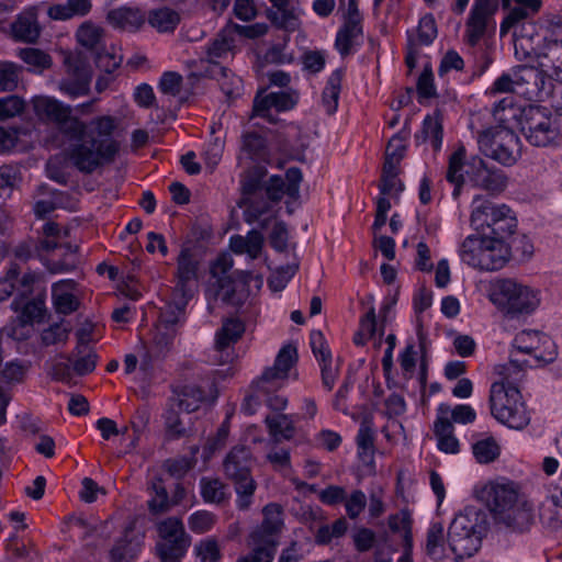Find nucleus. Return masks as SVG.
<instances>
[{
    "mask_svg": "<svg viewBox=\"0 0 562 562\" xmlns=\"http://www.w3.org/2000/svg\"><path fill=\"white\" fill-rule=\"evenodd\" d=\"M34 110L38 117L54 123L58 131L69 140H75L69 150V158L81 172L92 173L103 164L114 160L120 144L113 139L116 128L115 119L102 115L88 125L72 116V108L52 97L34 100Z\"/></svg>",
    "mask_w": 562,
    "mask_h": 562,
    "instance_id": "obj_1",
    "label": "nucleus"
},
{
    "mask_svg": "<svg viewBox=\"0 0 562 562\" xmlns=\"http://www.w3.org/2000/svg\"><path fill=\"white\" fill-rule=\"evenodd\" d=\"M493 115L503 124H512L533 147H557L562 142L560 120L543 105H517L506 97L494 105Z\"/></svg>",
    "mask_w": 562,
    "mask_h": 562,
    "instance_id": "obj_2",
    "label": "nucleus"
},
{
    "mask_svg": "<svg viewBox=\"0 0 562 562\" xmlns=\"http://www.w3.org/2000/svg\"><path fill=\"white\" fill-rule=\"evenodd\" d=\"M487 529V514L475 506H467L456 514L447 533L454 561L472 558L481 549Z\"/></svg>",
    "mask_w": 562,
    "mask_h": 562,
    "instance_id": "obj_3",
    "label": "nucleus"
},
{
    "mask_svg": "<svg viewBox=\"0 0 562 562\" xmlns=\"http://www.w3.org/2000/svg\"><path fill=\"white\" fill-rule=\"evenodd\" d=\"M263 519L249 535V557H239L236 562H272L283 528V509L277 503H269L262 509Z\"/></svg>",
    "mask_w": 562,
    "mask_h": 562,
    "instance_id": "obj_4",
    "label": "nucleus"
},
{
    "mask_svg": "<svg viewBox=\"0 0 562 562\" xmlns=\"http://www.w3.org/2000/svg\"><path fill=\"white\" fill-rule=\"evenodd\" d=\"M486 504L494 514L497 522L513 531L524 532L532 524L530 508L518 505V493L513 483H494L486 490Z\"/></svg>",
    "mask_w": 562,
    "mask_h": 562,
    "instance_id": "obj_5",
    "label": "nucleus"
},
{
    "mask_svg": "<svg viewBox=\"0 0 562 562\" xmlns=\"http://www.w3.org/2000/svg\"><path fill=\"white\" fill-rule=\"evenodd\" d=\"M471 226L482 236L507 243L515 233L517 218L505 204L494 205L492 202L475 196L472 202Z\"/></svg>",
    "mask_w": 562,
    "mask_h": 562,
    "instance_id": "obj_6",
    "label": "nucleus"
},
{
    "mask_svg": "<svg viewBox=\"0 0 562 562\" xmlns=\"http://www.w3.org/2000/svg\"><path fill=\"white\" fill-rule=\"evenodd\" d=\"M252 464L251 451L245 446L234 447L223 462L226 477L234 483L236 507L239 510L249 509L257 490V483L251 474Z\"/></svg>",
    "mask_w": 562,
    "mask_h": 562,
    "instance_id": "obj_7",
    "label": "nucleus"
},
{
    "mask_svg": "<svg viewBox=\"0 0 562 562\" xmlns=\"http://www.w3.org/2000/svg\"><path fill=\"white\" fill-rule=\"evenodd\" d=\"M492 416L501 424L513 429H522L529 422L521 395L517 386L509 382H494L490 391Z\"/></svg>",
    "mask_w": 562,
    "mask_h": 562,
    "instance_id": "obj_8",
    "label": "nucleus"
},
{
    "mask_svg": "<svg viewBox=\"0 0 562 562\" xmlns=\"http://www.w3.org/2000/svg\"><path fill=\"white\" fill-rule=\"evenodd\" d=\"M460 256L462 261L472 268L496 271L509 260L510 247L507 243L470 235L461 245Z\"/></svg>",
    "mask_w": 562,
    "mask_h": 562,
    "instance_id": "obj_9",
    "label": "nucleus"
},
{
    "mask_svg": "<svg viewBox=\"0 0 562 562\" xmlns=\"http://www.w3.org/2000/svg\"><path fill=\"white\" fill-rule=\"evenodd\" d=\"M494 296L495 303L510 318L530 315L540 304L537 290L513 279L501 280Z\"/></svg>",
    "mask_w": 562,
    "mask_h": 562,
    "instance_id": "obj_10",
    "label": "nucleus"
},
{
    "mask_svg": "<svg viewBox=\"0 0 562 562\" xmlns=\"http://www.w3.org/2000/svg\"><path fill=\"white\" fill-rule=\"evenodd\" d=\"M477 144L481 153L504 166H512L520 156L521 143L512 127L497 126L480 133Z\"/></svg>",
    "mask_w": 562,
    "mask_h": 562,
    "instance_id": "obj_11",
    "label": "nucleus"
},
{
    "mask_svg": "<svg viewBox=\"0 0 562 562\" xmlns=\"http://www.w3.org/2000/svg\"><path fill=\"white\" fill-rule=\"evenodd\" d=\"M37 276L32 272H25L20 280V288L16 296L12 300L10 306L18 313V318L22 325H33L44 321L46 314L45 290H35Z\"/></svg>",
    "mask_w": 562,
    "mask_h": 562,
    "instance_id": "obj_12",
    "label": "nucleus"
},
{
    "mask_svg": "<svg viewBox=\"0 0 562 562\" xmlns=\"http://www.w3.org/2000/svg\"><path fill=\"white\" fill-rule=\"evenodd\" d=\"M161 540L156 544V551L161 562H178L190 546L191 538L186 532L180 518L169 517L157 526Z\"/></svg>",
    "mask_w": 562,
    "mask_h": 562,
    "instance_id": "obj_13",
    "label": "nucleus"
},
{
    "mask_svg": "<svg viewBox=\"0 0 562 562\" xmlns=\"http://www.w3.org/2000/svg\"><path fill=\"white\" fill-rule=\"evenodd\" d=\"M192 297V293H177L172 290L171 300L160 307L158 317V333L155 336L157 345L168 348L176 336V326L184 317L186 307Z\"/></svg>",
    "mask_w": 562,
    "mask_h": 562,
    "instance_id": "obj_14",
    "label": "nucleus"
},
{
    "mask_svg": "<svg viewBox=\"0 0 562 562\" xmlns=\"http://www.w3.org/2000/svg\"><path fill=\"white\" fill-rule=\"evenodd\" d=\"M512 346L521 353L532 355L538 362L544 364L553 362L558 356L554 341L535 329H524L516 334Z\"/></svg>",
    "mask_w": 562,
    "mask_h": 562,
    "instance_id": "obj_15",
    "label": "nucleus"
},
{
    "mask_svg": "<svg viewBox=\"0 0 562 562\" xmlns=\"http://www.w3.org/2000/svg\"><path fill=\"white\" fill-rule=\"evenodd\" d=\"M67 72L59 82V89L70 98L86 95L90 91L92 71L88 64L80 58L66 59Z\"/></svg>",
    "mask_w": 562,
    "mask_h": 562,
    "instance_id": "obj_16",
    "label": "nucleus"
},
{
    "mask_svg": "<svg viewBox=\"0 0 562 562\" xmlns=\"http://www.w3.org/2000/svg\"><path fill=\"white\" fill-rule=\"evenodd\" d=\"M498 0H474L465 22L467 43L474 47L487 30L488 19L497 11Z\"/></svg>",
    "mask_w": 562,
    "mask_h": 562,
    "instance_id": "obj_17",
    "label": "nucleus"
},
{
    "mask_svg": "<svg viewBox=\"0 0 562 562\" xmlns=\"http://www.w3.org/2000/svg\"><path fill=\"white\" fill-rule=\"evenodd\" d=\"M302 180V170L299 167H291L285 171L284 178L279 175L271 176L265 182L263 190L268 200L273 203L280 202L284 195L296 200L300 196Z\"/></svg>",
    "mask_w": 562,
    "mask_h": 562,
    "instance_id": "obj_18",
    "label": "nucleus"
},
{
    "mask_svg": "<svg viewBox=\"0 0 562 562\" xmlns=\"http://www.w3.org/2000/svg\"><path fill=\"white\" fill-rule=\"evenodd\" d=\"M297 102L299 94L291 90L270 92L266 95L258 93L254 99L252 111L256 116L268 117L272 108L277 112H285L294 109Z\"/></svg>",
    "mask_w": 562,
    "mask_h": 562,
    "instance_id": "obj_19",
    "label": "nucleus"
},
{
    "mask_svg": "<svg viewBox=\"0 0 562 562\" xmlns=\"http://www.w3.org/2000/svg\"><path fill=\"white\" fill-rule=\"evenodd\" d=\"M147 21L146 11L140 7L121 5L106 13V22L115 30L125 32L139 31Z\"/></svg>",
    "mask_w": 562,
    "mask_h": 562,
    "instance_id": "obj_20",
    "label": "nucleus"
},
{
    "mask_svg": "<svg viewBox=\"0 0 562 562\" xmlns=\"http://www.w3.org/2000/svg\"><path fill=\"white\" fill-rule=\"evenodd\" d=\"M450 406L448 404H440L438 406V415L434 423V434L437 438V447L445 453H458L460 451V443L454 436V427L448 418Z\"/></svg>",
    "mask_w": 562,
    "mask_h": 562,
    "instance_id": "obj_21",
    "label": "nucleus"
},
{
    "mask_svg": "<svg viewBox=\"0 0 562 562\" xmlns=\"http://www.w3.org/2000/svg\"><path fill=\"white\" fill-rule=\"evenodd\" d=\"M297 361V349L289 344L283 346L274 360L273 367L267 368L261 374V385L266 383L284 384L289 371Z\"/></svg>",
    "mask_w": 562,
    "mask_h": 562,
    "instance_id": "obj_22",
    "label": "nucleus"
},
{
    "mask_svg": "<svg viewBox=\"0 0 562 562\" xmlns=\"http://www.w3.org/2000/svg\"><path fill=\"white\" fill-rule=\"evenodd\" d=\"M389 528L392 532H402L403 553L397 562H413V519L407 509H402L396 514H392L387 519Z\"/></svg>",
    "mask_w": 562,
    "mask_h": 562,
    "instance_id": "obj_23",
    "label": "nucleus"
},
{
    "mask_svg": "<svg viewBox=\"0 0 562 562\" xmlns=\"http://www.w3.org/2000/svg\"><path fill=\"white\" fill-rule=\"evenodd\" d=\"M537 78L528 80L527 82H519L517 93L524 95L530 101H551L555 80L553 76H546L542 71L535 67Z\"/></svg>",
    "mask_w": 562,
    "mask_h": 562,
    "instance_id": "obj_24",
    "label": "nucleus"
},
{
    "mask_svg": "<svg viewBox=\"0 0 562 562\" xmlns=\"http://www.w3.org/2000/svg\"><path fill=\"white\" fill-rule=\"evenodd\" d=\"M143 538L135 533L132 527L126 528L110 551L112 562H128L137 559L144 544Z\"/></svg>",
    "mask_w": 562,
    "mask_h": 562,
    "instance_id": "obj_25",
    "label": "nucleus"
},
{
    "mask_svg": "<svg viewBox=\"0 0 562 562\" xmlns=\"http://www.w3.org/2000/svg\"><path fill=\"white\" fill-rule=\"evenodd\" d=\"M537 78L533 66H518L512 74L503 72L488 89L490 94L497 93H517L519 82H527L528 80Z\"/></svg>",
    "mask_w": 562,
    "mask_h": 562,
    "instance_id": "obj_26",
    "label": "nucleus"
},
{
    "mask_svg": "<svg viewBox=\"0 0 562 562\" xmlns=\"http://www.w3.org/2000/svg\"><path fill=\"white\" fill-rule=\"evenodd\" d=\"M199 262L190 247H182L177 258V283L173 290L177 293H192L188 286L190 281L198 277Z\"/></svg>",
    "mask_w": 562,
    "mask_h": 562,
    "instance_id": "obj_27",
    "label": "nucleus"
},
{
    "mask_svg": "<svg viewBox=\"0 0 562 562\" xmlns=\"http://www.w3.org/2000/svg\"><path fill=\"white\" fill-rule=\"evenodd\" d=\"M417 146L430 140L434 150H440L443 139L442 112L436 109L432 114H427L422 123L420 132L414 136Z\"/></svg>",
    "mask_w": 562,
    "mask_h": 562,
    "instance_id": "obj_28",
    "label": "nucleus"
},
{
    "mask_svg": "<svg viewBox=\"0 0 562 562\" xmlns=\"http://www.w3.org/2000/svg\"><path fill=\"white\" fill-rule=\"evenodd\" d=\"M283 384L266 383L261 385V378L252 382V392L249 394V401H255L256 405L265 404L270 409L279 412L286 407L288 398L277 393Z\"/></svg>",
    "mask_w": 562,
    "mask_h": 562,
    "instance_id": "obj_29",
    "label": "nucleus"
},
{
    "mask_svg": "<svg viewBox=\"0 0 562 562\" xmlns=\"http://www.w3.org/2000/svg\"><path fill=\"white\" fill-rule=\"evenodd\" d=\"M76 282L71 279L60 280L52 285V300L57 313L69 315L78 306V300L72 293Z\"/></svg>",
    "mask_w": 562,
    "mask_h": 562,
    "instance_id": "obj_30",
    "label": "nucleus"
},
{
    "mask_svg": "<svg viewBox=\"0 0 562 562\" xmlns=\"http://www.w3.org/2000/svg\"><path fill=\"white\" fill-rule=\"evenodd\" d=\"M425 555L437 562L442 559H449L446 553L445 528L442 522L432 521L426 531V539L423 544Z\"/></svg>",
    "mask_w": 562,
    "mask_h": 562,
    "instance_id": "obj_31",
    "label": "nucleus"
},
{
    "mask_svg": "<svg viewBox=\"0 0 562 562\" xmlns=\"http://www.w3.org/2000/svg\"><path fill=\"white\" fill-rule=\"evenodd\" d=\"M13 37L20 42L34 43L41 34L35 9L22 12L12 23Z\"/></svg>",
    "mask_w": 562,
    "mask_h": 562,
    "instance_id": "obj_32",
    "label": "nucleus"
},
{
    "mask_svg": "<svg viewBox=\"0 0 562 562\" xmlns=\"http://www.w3.org/2000/svg\"><path fill=\"white\" fill-rule=\"evenodd\" d=\"M147 21L158 33H173L180 23V14L169 7H160L146 12Z\"/></svg>",
    "mask_w": 562,
    "mask_h": 562,
    "instance_id": "obj_33",
    "label": "nucleus"
},
{
    "mask_svg": "<svg viewBox=\"0 0 562 562\" xmlns=\"http://www.w3.org/2000/svg\"><path fill=\"white\" fill-rule=\"evenodd\" d=\"M91 7V0H67L65 3L50 5L47 14L53 20L66 21L75 16H85Z\"/></svg>",
    "mask_w": 562,
    "mask_h": 562,
    "instance_id": "obj_34",
    "label": "nucleus"
},
{
    "mask_svg": "<svg viewBox=\"0 0 562 562\" xmlns=\"http://www.w3.org/2000/svg\"><path fill=\"white\" fill-rule=\"evenodd\" d=\"M536 57H542L548 64L542 66L552 67V76L555 81H562V41L561 38H543V46L536 53Z\"/></svg>",
    "mask_w": 562,
    "mask_h": 562,
    "instance_id": "obj_35",
    "label": "nucleus"
},
{
    "mask_svg": "<svg viewBox=\"0 0 562 562\" xmlns=\"http://www.w3.org/2000/svg\"><path fill=\"white\" fill-rule=\"evenodd\" d=\"M362 22L346 20L344 25L339 29L335 38V47L338 53L346 57L351 54L352 45L356 40L362 36Z\"/></svg>",
    "mask_w": 562,
    "mask_h": 562,
    "instance_id": "obj_36",
    "label": "nucleus"
},
{
    "mask_svg": "<svg viewBox=\"0 0 562 562\" xmlns=\"http://www.w3.org/2000/svg\"><path fill=\"white\" fill-rule=\"evenodd\" d=\"M235 37L231 33L220 32L215 38L206 45V56L211 64L218 65V60L226 59L233 54Z\"/></svg>",
    "mask_w": 562,
    "mask_h": 562,
    "instance_id": "obj_37",
    "label": "nucleus"
},
{
    "mask_svg": "<svg viewBox=\"0 0 562 562\" xmlns=\"http://www.w3.org/2000/svg\"><path fill=\"white\" fill-rule=\"evenodd\" d=\"M245 331V325L238 318L226 319L216 331L215 346L218 351L226 350L231 345L236 344Z\"/></svg>",
    "mask_w": 562,
    "mask_h": 562,
    "instance_id": "obj_38",
    "label": "nucleus"
},
{
    "mask_svg": "<svg viewBox=\"0 0 562 562\" xmlns=\"http://www.w3.org/2000/svg\"><path fill=\"white\" fill-rule=\"evenodd\" d=\"M344 75V69H335L328 77L323 90V104L328 114H334L337 111Z\"/></svg>",
    "mask_w": 562,
    "mask_h": 562,
    "instance_id": "obj_39",
    "label": "nucleus"
},
{
    "mask_svg": "<svg viewBox=\"0 0 562 562\" xmlns=\"http://www.w3.org/2000/svg\"><path fill=\"white\" fill-rule=\"evenodd\" d=\"M513 32L515 36L516 54H518V46L524 49L525 56H536V53H539V49L532 45L535 37L538 36V25L533 21V18L518 25Z\"/></svg>",
    "mask_w": 562,
    "mask_h": 562,
    "instance_id": "obj_40",
    "label": "nucleus"
},
{
    "mask_svg": "<svg viewBox=\"0 0 562 562\" xmlns=\"http://www.w3.org/2000/svg\"><path fill=\"white\" fill-rule=\"evenodd\" d=\"M205 400V392L196 385H183L177 400V407L186 413L195 412Z\"/></svg>",
    "mask_w": 562,
    "mask_h": 562,
    "instance_id": "obj_41",
    "label": "nucleus"
},
{
    "mask_svg": "<svg viewBox=\"0 0 562 562\" xmlns=\"http://www.w3.org/2000/svg\"><path fill=\"white\" fill-rule=\"evenodd\" d=\"M266 426L273 437H282L283 439H291L294 436L295 427L292 415L279 414L274 416L268 415L265 419Z\"/></svg>",
    "mask_w": 562,
    "mask_h": 562,
    "instance_id": "obj_42",
    "label": "nucleus"
},
{
    "mask_svg": "<svg viewBox=\"0 0 562 562\" xmlns=\"http://www.w3.org/2000/svg\"><path fill=\"white\" fill-rule=\"evenodd\" d=\"M165 430L168 440H178L189 435V429L186 427L183 419L180 417V409L170 406L164 414Z\"/></svg>",
    "mask_w": 562,
    "mask_h": 562,
    "instance_id": "obj_43",
    "label": "nucleus"
},
{
    "mask_svg": "<svg viewBox=\"0 0 562 562\" xmlns=\"http://www.w3.org/2000/svg\"><path fill=\"white\" fill-rule=\"evenodd\" d=\"M201 496L205 503L221 504L227 499L226 485L218 479L200 480Z\"/></svg>",
    "mask_w": 562,
    "mask_h": 562,
    "instance_id": "obj_44",
    "label": "nucleus"
},
{
    "mask_svg": "<svg viewBox=\"0 0 562 562\" xmlns=\"http://www.w3.org/2000/svg\"><path fill=\"white\" fill-rule=\"evenodd\" d=\"M472 452L479 463L487 464L499 457L501 448L493 437H488L474 442Z\"/></svg>",
    "mask_w": 562,
    "mask_h": 562,
    "instance_id": "obj_45",
    "label": "nucleus"
},
{
    "mask_svg": "<svg viewBox=\"0 0 562 562\" xmlns=\"http://www.w3.org/2000/svg\"><path fill=\"white\" fill-rule=\"evenodd\" d=\"M87 348H88V346L85 345L81 340H79L78 345L75 348V351L80 357H78L72 362L71 366H72L74 372L79 376H85V375L93 372L95 369V366H97L98 356L95 352L89 350L88 353L82 355Z\"/></svg>",
    "mask_w": 562,
    "mask_h": 562,
    "instance_id": "obj_46",
    "label": "nucleus"
},
{
    "mask_svg": "<svg viewBox=\"0 0 562 562\" xmlns=\"http://www.w3.org/2000/svg\"><path fill=\"white\" fill-rule=\"evenodd\" d=\"M483 175H479L476 178L475 187L482 188L492 192L503 191L507 186V178L504 176L501 169L487 168L486 171H482Z\"/></svg>",
    "mask_w": 562,
    "mask_h": 562,
    "instance_id": "obj_47",
    "label": "nucleus"
},
{
    "mask_svg": "<svg viewBox=\"0 0 562 562\" xmlns=\"http://www.w3.org/2000/svg\"><path fill=\"white\" fill-rule=\"evenodd\" d=\"M18 56L34 71H43L52 65L50 56L42 49L27 47L19 50Z\"/></svg>",
    "mask_w": 562,
    "mask_h": 562,
    "instance_id": "obj_48",
    "label": "nucleus"
},
{
    "mask_svg": "<svg viewBox=\"0 0 562 562\" xmlns=\"http://www.w3.org/2000/svg\"><path fill=\"white\" fill-rule=\"evenodd\" d=\"M437 34L436 20L431 13H427L420 18L417 26V35L416 37L413 36V38L418 46H429L437 37Z\"/></svg>",
    "mask_w": 562,
    "mask_h": 562,
    "instance_id": "obj_49",
    "label": "nucleus"
},
{
    "mask_svg": "<svg viewBox=\"0 0 562 562\" xmlns=\"http://www.w3.org/2000/svg\"><path fill=\"white\" fill-rule=\"evenodd\" d=\"M243 149L252 160H259L267 155V140L257 132H247L243 136Z\"/></svg>",
    "mask_w": 562,
    "mask_h": 562,
    "instance_id": "obj_50",
    "label": "nucleus"
},
{
    "mask_svg": "<svg viewBox=\"0 0 562 562\" xmlns=\"http://www.w3.org/2000/svg\"><path fill=\"white\" fill-rule=\"evenodd\" d=\"M416 92L420 104H423L424 100L435 98L437 95L434 72L430 64H426L420 72L416 83Z\"/></svg>",
    "mask_w": 562,
    "mask_h": 562,
    "instance_id": "obj_51",
    "label": "nucleus"
},
{
    "mask_svg": "<svg viewBox=\"0 0 562 562\" xmlns=\"http://www.w3.org/2000/svg\"><path fill=\"white\" fill-rule=\"evenodd\" d=\"M22 67L12 61L0 60V92H11L19 83Z\"/></svg>",
    "mask_w": 562,
    "mask_h": 562,
    "instance_id": "obj_52",
    "label": "nucleus"
},
{
    "mask_svg": "<svg viewBox=\"0 0 562 562\" xmlns=\"http://www.w3.org/2000/svg\"><path fill=\"white\" fill-rule=\"evenodd\" d=\"M155 496L148 501V509L153 515L166 513L169 507L168 492L161 479H157L151 484Z\"/></svg>",
    "mask_w": 562,
    "mask_h": 562,
    "instance_id": "obj_53",
    "label": "nucleus"
},
{
    "mask_svg": "<svg viewBox=\"0 0 562 562\" xmlns=\"http://www.w3.org/2000/svg\"><path fill=\"white\" fill-rule=\"evenodd\" d=\"M467 157V150L463 145H460L449 157L448 170L446 179L449 182H456L459 179H464L463 168H467L464 162Z\"/></svg>",
    "mask_w": 562,
    "mask_h": 562,
    "instance_id": "obj_54",
    "label": "nucleus"
},
{
    "mask_svg": "<svg viewBox=\"0 0 562 562\" xmlns=\"http://www.w3.org/2000/svg\"><path fill=\"white\" fill-rule=\"evenodd\" d=\"M78 42L86 48H98L102 40V30L91 23H83L77 31Z\"/></svg>",
    "mask_w": 562,
    "mask_h": 562,
    "instance_id": "obj_55",
    "label": "nucleus"
},
{
    "mask_svg": "<svg viewBox=\"0 0 562 562\" xmlns=\"http://www.w3.org/2000/svg\"><path fill=\"white\" fill-rule=\"evenodd\" d=\"M216 521V516L207 510H198L190 515L188 525L194 533H204L210 531Z\"/></svg>",
    "mask_w": 562,
    "mask_h": 562,
    "instance_id": "obj_56",
    "label": "nucleus"
},
{
    "mask_svg": "<svg viewBox=\"0 0 562 562\" xmlns=\"http://www.w3.org/2000/svg\"><path fill=\"white\" fill-rule=\"evenodd\" d=\"M194 552L201 562H217L222 559L218 542L214 538L201 540L195 544Z\"/></svg>",
    "mask_w": 562,
    "mask_h": 562,
    "instance_id": "obj_57",
    "label": "nucleus"
},
{
    "mask_svg": "<svg viewBox=\"0 0 562 562\" xmlns=\"http://www.w3.org/2000/svg\"><path fill=\"white\" fill-rule=\"evenodd\" d=\"M532 19L530 14L527 13V11H524L522 8H519L518 5H515L509 10L507 15L504 18V20L501 23L499 26V33L501 36H504L509 31H514L518 27V25L524 24L525 22Z\"/></svg>",
    "mask_w": 562,
    "mask_h": 562,
    "instance_id": "obj_58",
    "label": "nucleus"
},
{
    "mask_svg": "<svg viewBox=\"0 0 562 562\" xmlns=\"http://www.w3.org/2000/svg\"><path fill=\"white\" fill-rule=\"evenodd\" d=\"M21 277L18 268H12L8 271L7 277L0 280V302L16 296Z\"/></svg>",
    "mask_w": 562,
    "mask_h": 562,
    "instance_id": "obj_59",
    "label": "nucleus"
},
{
    "mask_svg": "<svg viewBox=\"0 0 562 562\" xmlns=\"http://www.w3.org/2000/svg\"><path fill=\"white\" fill-rule=\"evenodd\" d=\"M310 345L314 357L318 362L331 361V352L327 346L326 339L321 330H312L310 335Z\"/></svg>",
    "mask_w": 562,
    "mask_h": 562,
    "instance_id": "obj_60",
    "label": "nucleus"
},
{
    "mask_svg": "<svg viewBox=\"0 0 562 562\" xmlns=\"http://www.w3.org/2000/svg\"><path fill=\"white\" fill-rule=\"evenodd\" d=\"M228 426L224 422L217 429L216 434L207 439L203 448L204 459H210L217 450L222 449L228 437Z\"/></svg>",
    "mask_w": 562,
    "mask_h": 562,
    "instance_id": "obj_61",
    "label": "nucleus"
},
{
    "mask_svg": "<svg viewBox=\"0 0 562 562\" xmlns=\"http://www.w3.org/2000/svg\"><path fill=\"white\" fill-rule=\"evenodd\" d=\"M289 233L283 221L277 222L269 235V244L277 252H284L288 248Z\"/></svg>",
    "mask_w": 562,
    "mask_h": 562,
    "instance_id": "obj_62",
    "label": "nucleus"
},
{
    "mask_svg": "<svg viewBox=\"0 0 562 562\" xmlns=\"http://www.w3.org/2000/svg\"><path fill=\"white\" fill-rule=\"evenodd\" d=\"M27 369L29 364L26 362L15 359L5 363L2 376L9 383H20L23 381Z\"/></svg>",
    "mask_w": 562,
    "mask_h": 562,
    "instance_id": "obj_63",
    "label": "nucleus"
},
{
    "mask_svg": "<svg viewBox=\"0 0 562 562\" xmlns=\"http://www.w3.org/2000/svg\"><path fill=\"white\" fill-rule=\"evenodd\" d=\"M507 245L510 247V256H518L521 260L529 259L533 254V245L526 235L513 237Z\"/></svg>",
    "mask_w": 562,
    "mask_h": 562,
    "instance_id": "obj_64",
    "label": "nucleus"
}]
</instances>
